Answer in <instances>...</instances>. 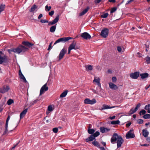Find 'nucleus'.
<instances>
[{"label":"nucleus","instance_id":"nucleus-1","mask_svg":"<svg viewBox=\"0 0 150 150\" xmlns=\"http://www.w3.org/2000/svg\"><path fill=\"white\" fill-rule=\"evenodd\" d=\"M28 48L22 45H20L15 48H12L8 50V52L11 54V52H13L15 53L19 54L20 53H23L28 51Z\"/></svg>","mask_w":150,"mask_h":150},{"label":"nucleus","instance_id":"nucleus-2","mask_svg":"<svg viewBox=\"0 0 150 150\" xmlns=\"http://www.w3.org/2000/svg\"><path fill=\"white\" fill-rule=\"evenodd\" d=\"M7 60V57L1 51H0V64L6 62Z\"/></svg>","mask_w":150,"mask_h":150},{"label":"nucleus","instance_id":"nucleus-3","mask_svg":"<svg viewBox=\"0 0 150 150\" xmlns=\"http://www.w3.org/2000/svg\"><path fill=\"white\" fill-rule=\"evenodd\" d=\"M73 39L71 37H64L62 38L57 40L54 43V45L56 44L57 43L62 42H65L69 40Z\"/></svg>","mask_w":150,"mask_h":150},{"label":"nucleus","instance_id":"nucleus-4","mask_svg":"<svg viewBox=\"0 0 150 150\" xmlns=\"http://www.w3.org/2000/svg\"><path fill=\"white\" fill-rule=\"evenodd\" d=\"M96 100L95 98L91 100L89 98H87L85 99L83 101V103L84 104L91 105L96 103Z\"/></svg>","mask_w":150,"mask_h":150},{"label":"nucleus","instance_id":"nucleus-5","mask_svg":"<svg viewBox=\"0 0 150 150\" xmlns=\"http://www.w3.org/2000/svg\"><path fill=\"white\" fill-rule=\"evenodd\" d=\"M134 131L133 129H130L126 134V137L127 139L134 138L135 137Z\"/></svg>","mask_w":150,"mask_h":150},{"label":"nucleus","instance_id":"nucleus-6","mask_svg":"<svg viewBox=\"0 0 150 150\" xmlns=\"http://www.w3.org/2000/svg\"><path fill=\"white\" fill-rule=\"evenodd\" d=\"M48 88L47 86V83L44 84L41 88L39 94V96H41L46 91L48 90Z\"/></svg>","mask_w":150,"mask_h":150},{"label":"nucleus","instance_id":"nucleus-7","mask_svg":"<svg viewBox=\"0 0 150 150\" xmlns=\"http://www.w3.org/2000/svg\"><path fill=\"white\" fill-rule=\"evenodd\" d=\"M67 49L65 48H63L61 50L58 56L59 61L60 60L62 59L63 58L65 54L67 52Z\"/></svg>","mask_w":150,"mask_h":150},{"label":"nucleus","instance_id":"nucleus-8","mask_svg":"<svg viewBox=\"0 0 150 150\" xmlns=\"http://www.w3.org/2000/svg\"><path fill=\"white\" fill-rule=\"evenodd\" d=\"M109 30L108 28H105L102 30L101 31L100 35L104 38L107 37L108 34Z\"/></svg>","mask_w":150,"mask_h":150},{"label":"nucleus","instance_id":"nucleus-9","mask_svg":"<svg viewBox=\"0 0 150 150\" xmlns=\"http://www.w3.org/2000/svg\"><path fill=\"white\" fill-rule=\"evenodd\" d=\"M119 137V136L117 133L114 134L111 139V142L112 144H114L118 139Z\"/></svg>","mask_w":150,"mask_h":150},{"label":"nucleus","instance_id":"nucleus-10","mask_svg":"<svg viewBox=\"0 0 150 150\" xmlns=\"http://www.w3.org/2000/svg\"><path fill=\"white\" fill-rule=\"evenodd\" d=\"M81 36L83 38L86 40L90 39L91 38V36L87 32H84L82 33Z\"/></svg>","mask_w":150,"mask_h":150},{"label":"nucleus","instance_id":"nucleus-11","mask_svg":"<svg viewBox=\"0 0 150 150\" xmlns=\"http://www.w3.org/2000/svg\"><path fill=\"white\" fill-rule=\"evenodd\" d=\"M10 89L8 86H4L2 88H0V92L2 93H4L7 92Z\"/></svg>","mask_w":150,"mask_h":150},{"label":"nucleus","instance_id":"nucleus-12","mask_svg":"<svg viewBox=\"0 0 150 150\" xmlns=\"http://www.w3.org/2000/svg\"><path fill=\"white\" fill-rule=\"evenodd\" d=\"M123 142V140L120 136H119V137L117 141V148L121 147L122 144Z\"/></svg>","mask_w":150,"mask_h":150},{"label":"nucleus","instance_id":"nucleus-13","mask_svg":"<svg viewBox=\"0 0 150 150\" xmlns=\"http://www.w3.org/2000/svg\"><path fill=\"white\" fill-rule=\"evenodd\" d=\"M100 132L103 133L108 132L110 131V129L105 127H100Z\"/></svg>","mask_w":150,"mask_h":150},{"label":"nucleus","instance_id":"nucleus-14","mask_svg":"<svg viewBox=\"0 0 150 150\" xmlns=\"http://www.w3.org/2000/svg\"><path fill=\"white\" fill-rule=\"evenodd\" d=\"M139 73L138 72H135L130 74V76L131 78L133 79H137L139 77Z\"/></svg>","mask_w":150,"mask_h":150},{"label":"nucleus","instance_id":"nucleus-15","mask_svg":"<svg viewBox=\"0 0 150 150\" xmlns=\"http://www.w3.org/2000/svg\"><path fill=\"white\" fill-rule=\"evenodd\" d=\"M100 79L98 77H95L94 80H93V83L96 82L98 86L101 87V84L100 83Z\"/></svg>","mask_w":150,"mask_h":150},{"label":"nucleus","instance_id":"nucleus-16","mask_svg":"<svg viewBox=\"0 0 150 150\" xmlns=\"http://www.w3.org/2000/svg\"><path fill=\"white\" fill-rule=\"evenodd\" d=\"M76 42L75 41H73L72 43L70 45L69 48L72 50L73 49L76 50L77 49L76 47Z\"/></svg>","mask_w":150,"mask_h":150},{"label":"nucleus","instance_id":"nucleus-17","mask_svg":"<svg viewBox=\"0 0 150 150\" xmlns=\"http://www.w3.org/2000/svg\"><path fill=\"white\" fill-rule=\"evenodd\" d=\"M109 85L110 88L113 90H116L118 88L117 86L112 82L109 83Z\"/></svg>","mask_w":150,"mask_h":150},{"label":"nucleus","instance_id":"nucleus-18","mask_svg":"<svg viewBox=\"0 0 150 150\" xmlns=\"http://www.w3.org/2000/svg\"><path fill=\"white\" fill-rule=\"evenodd\" d=\"M22 44L24 46L28 47H31L33 45V44L30 42L28 41H23L22 42Z\"/></svg>","mask_w":150,"mask_h":150},{"label":"nucleus","instance_id":"nucleus-19","mask_svg":"<svg viewBox=\"0 0 150 150\" xmlns=\"http://www.w3.org/2000/svg\"><path fill=\"white\" fill-rule=\"evenodd\" d=\"M59 21V16H57L56 18L53 20V21L51 22H50L49 23V25H52L55 24L57 23Z\"/></svg>","mask_w":150,"mask_h":150},{"label":"nucleus","instance_id":"nucleus-20","mask_svg":"<svg viewBox=\"0 0 150 150\" xmlns=\"http://www.w3.org/2000/svg\"><path fill=\"white\" fill-rule=\"evenodd\" d=\"M27 111L28 109L26 108L20 114V119H21L23 117L25 116L26 112H27Z\"/></svg>","mask_w":150,"mask_h":150},{"label":"nucleus","instance_id":"nucleus-21","mask_svg":"<svg viewBox=\"0 0 150 150\" xmlns=\"http://www.w3.org/2000/svg\"><path fill=\"white\" fill-rule=\"evenodd\" d=\"M116 107H117L114 106H113L110 107L109 106H108L107 105L104 104L103 105V108H102V110L107 109H111V108H115Z\"/></svg>","mask_w":150,"mask_h":150},{"label":"nucleus","instance_id":"nucleus-22","mask_svg":"<svg viewBox=\"0 0 150 150\" xmlns=\"http://www.w3.org/2000/svg\"><path fill=\"white\" fill-rule=\"evenodd\" d=\"M19 75L20 76L21 79H23V81L24 82H25V83L26 82H27V81L25 77H24V75H23V74H22V73H21V72L20 70L19 71Z\"/></svg>","mask_w":150,"mask_h":150},{"label":"nucleus","instance_id":"nucleus-23","mask_svg":"<svg viewBox=\"0 0 150 150\" xmlns=\"http://www.w3.org/2000/svg\"><path fill=\"white\" fill-rule=\"evenodd\" d=\"M89 7H87L86 9L84 10L83 11H82L81 13H80L79 15L80 16H82L85 14H86L88 11V10L89 9Z\"/></svg>","mask_w":150,"mask_h":150},{"label":"nucleus","instance_id":"nucleus-24","mask_svg":"<svg viewBox=\"0 0 150 150\" xmlns=\"http://www.w3.org/2000/svg\"><path fill=\"white\" fill-rule=\"evenodd\" d=\"M143 135V136L146 137H148V136L149 134V132L146 129H144L142 130Z\"/></svg>","mask_w":150,"mask_h":150},{"label":"nucleus","instance_id":"nucleus-25","mask_svg":"<svg viewBox=\"0 0 150 150\" xmlns=\"http://www.w3.org/2000/svg\"><path fill=\"white\" fill-rule=\"evenodd\" d=\"M85 68L87 71H91L93 69V66L91 65H86Z\"/></svg>","mask_w":150,"mask_h":150},{"label":"nucleus","instance_id":"nucleus-26","mask_svg":"<svg viewBox=\"0 0 150 150\" xmlns=\"http://www.w3.org/2000/svg\"><path fill=\"white\" fill-rule=\"evenodd\" d=\"M92 144L96 146L98 148H100V144L97 141L95 140L92 142Z\"/></svg>","mask_w":150,"mask_h":150},{"label":"nucleus","instance_id":"nucleus-27","mask_svg":"<svg viewBox=\"0 0 150 150\" xmlns=\"http://www.w3.org/2000/svg\"><path fill=\"white\" fill-rule=\"evenodd\" d=\"M148 75L149 74L148 73H145L140 74V76L142 79H143L148 77Z\"/></svg>","mask_w":150,"mask_h":150},{"label":"nucleus","instance_id":"nucleus-28","mask_svg":"<svg viewBox=\"0 0 150 150\" xmlns=\"http://www.w3.org/2000/svg\"><path fill=\"white\" fill-rule=\"evenodd\" d=\"M67 93V91H66L63 92L60 96V98H63L66 96Z\"/></svg>","mask_w":150,"mask_h":150},{"label":"nucleus","instance_id":"nucleus-29","mask_svg":"<svg viewBox=\"0 0 150 150\" xmlns=\"http://www.w3.org/2000/svg\"><path fill=\"white\" fill-rule=\"evenodd\" d=\"M56 28V25H54L52 26L50 29V32L52 33L54 32Z\"/></svg>","mask_w":150,"mask_h":150},{"label":"nucleus","instance_id":"nucleus-30","mask_svg":"<svg viewBox=\"0 0 150 150\" xmlns=\"http://www.w3.org/2000/svg\"><path fill=\"white\" fill-rule=\"evenodd\" d=\"M145 109L147 110V112L150 113V104L146 105L145 107Z\"/></svg>","mask_w":150,"mask_h":150},{"label":"nucleus","instance_id":"nucleus-31","mask_svg":"<svg viewBox=\"0 0 150 150\" xmlns=\"http://www.w3.org/2000/svg\"><path fill=\"white\" fill-rule=\"evenodd\" d=\"M37 8V6L35 4L33 6H32L30 8V12H33L34 11L35 9Z\"/></svg>","mask_w":150,"mask_h":150},{"label":"nucleus","instance_id":"nucleus-32","mask_svg":"<svg viewBox=\"0 0 150 150\" xmlns=\"http://www.w3.org/2000/svg\"><path fill=\"white\" fill-rule=\"evenodd\" d=\"M120 123V121L119 120L113 121L111 122V123L112 125H117Z\"/></svg>","mask_w":150,"mask_h":150},{"label":"nucleus","instance_id":"nucleus-33","mask_svg":"<svg viewBox=\"0 0 150 150\" xmlns=\"http://www.w3.org/2000/svg\"><path fill=\"white\" fill-rule=\"evenodd\" d=\"M95 131L93 129H88V132L90 134H91L94 133Z\"/></svg>","mask_w":150,"mask_h":150},{"label":"nucleus","instance_id":"nucleus-34","mask_svg":"<svg viewBox=\"0 0 150 150\" xmlns=\"http://www.w3.org/2000/svg\"><path fill=\"white\" fill-rule=\"evenodd\" d=\"M136 111L135 109L132 108L129 111V114H132Z\"/></svg>","mask_w":150,"mask_h":150},{"label":"nucleus","instance_id":"nucleus-35","mask_svg":"<svg viewBox=\"0 0 150 150\" xmlns=\"http://www.w3.org/2000/svg\"><path fill=\"white\" fill-rule=\"evenodd\" d=\"M47 110L50 112H52L54 108H53L52 106L50 105L48 106Z\"/></svg>","mask_w":150,"mask_h":150},{"label":"nucleus","instance_id":"nucleus-36","mask_svg":"<svg viewBox=\"0 0 150 150\" xmlns=\"http://www.w3.org/2000/svg\"><path fill=\"white\" fill-rule=\"evenodd\" d=\"M143 117L145 119L150 118V115L148 114H146L143 116Z\"/></svg>","mask_w":150,"mask_h":150},{"label":"nucleus","instance_id":"nucleus-37","mask_svg":"<svg viewBox=\"0 0 150 150\" xmlns=\"http://www.w3.org/2000/svg\"><path fill=\"white\" fill-rule=\"evenodd\" d=\"M108 15V13H106L102 15H101V17L103 18H105L107 17Z\"/></svg>","mask_w":150,"mask_h":150},{"label":"nucleus","instance_id":"nucleus-38","mask_svg":"<svg viewBox=\"0 0 150 150\" xmlns=\"http://www.w3.org/2000/svg\"><path fill=\"white\" fill-rule=\"evenodd\" d=\"M45 8L46 11H49L51 9V6H48L47 5H46Z\"/></svg>","mask_w":150,"mask_h":150},{"label":"nucleus","instance_id":"nucleus-39","mask_svg":"<svg viewBox=\"0 0 150 150\" xmlns=\"http://www.w3.org/2000/svg\"><path fill=\"white\" fill-rule=\"evenodd\" d=\"M13 100L11 99H10L7 101V104L8 105H10L13 103Z\"/></svg>","mask_w":150,"mask_h":150},{"label":"nucleus","instance_id":"nucleus-40","mask_svg":"<svg viewBox=\"0 0 150 150\" xmlns=\"http://www.w3.org/2000/svg\"><path fill=\"white\" fill-rule=\"evenodd\" d=\"M100 134V133L99 132L96 131L95 133H94L93 135L94 137H96L99 136Z\"/></svg>","mask_w":150,"mask_h":150},{"label":"nucleus","instance_id":"nucleus-41","mask_svg":"<svg viewBox=\"0 0 150 150\" xmlns=\"http://www.w3.org/2000/svg\"><path fill=\"white\" fill-rule=\"evenodd\" d=\"M146 113V111L145 110H142L141 111L139 112V115H144Z\"/></svg>","mask_w":150,"mask_h":150},{"label":"nucleus","instance_id":"nucleus-42","mask_svg":"<svg viewBox=\"0 0 150 150\" xmlns=\"http://www.w3.org/2000/svg\"><path fill=\"white\" fill-rule=\"evenodd\" d=\"M10 119V116L9 115L8 116V117L6 119V127H8V122Z\"/></svg>","mask_w":150,"mask_h":150},{"label":"nucleus","instance_id":"nucleus-43","mask_svg":"<svg viewBox=\"0 0 150 150\" xmlns=\"http://www.w3.org/2000/svg\"><path fill=\"white\" fill-rule=\"evenodd\" d=\"M95 137L93 134L91 135L89 137L90 141H92L94 140L95 139Z\"/></svg>","mask_w":150,"mask_h":150},{"label":"nucleus","instance_id":"nucleus-44","mask_svg":"<svg viewBox=\"0 0 150 150\" xmlns=\"http://www.w3.org/2000/svg\"><path fill=\"white\" fill-rule=\"evenodd\" d=\"M117 10V8L115 7H113L111 9V11H110V13H112L114 12H115V11H116Z\"/></svg>","mask_w":150,"mask_h":150},{"label":"nucleus","instance_id":"nucleus-45","mask_svg":"<svg viewBox=\"0 0 150 150\" xmlns=\"http://www.w3.org/2000/svg\"><path fill=\"white\" fill-rule=\"evenodd\" d=\"M146 59L148 64L150 63V57H146Z\"/></svg>","mask_w":150,"mask_h":150},{"label":"nucleus","instance_id":"nucleus-46","mask_svg":"<svg viewBox=\"0 0 150 150\" xmlns=\"http://www.w3.org/2000/svg\"><path fill=\"white\" fill-rule=\"evenodd\" d=\"M52 131L53 132L56 133H57L58 131V129L57 128L55 127L53 129Z\"/></svg>","mask_w":150,"mask_h":150},{"label":"nucleus","instance_id":"nucleus-47","mask_svg":"<svg viewBox=\"0 0 150 150\" xmlns=\"http://www.w3.org/2000/svg\"><path fill=\"white\" fill-rule=\"evenodd\" d=\"M8 127H6V125H5V130L4 131L3 134L5 135L8 132V130H7V128Z\"/></svg>","mask_w":150,"mask_h":150},{"label":"nucleus","instance_id":"nucleus-48","mask_svg":"<svg viewBox=\"0 0 150 150\" xmlns=\"http://www.w3.org/2000/svg\"><path fill=\"white\" fill-rule=\"evenodd\" d=\"M137 122L139 124H142L143 122V121L142 119H139L137 120Z\"/></svg>","mask_w":150,"mask_h":150},{"label":"nucleus","instance_id":"nucleus-49","mask_svg":"<svg viewBox=\"0 0 150 150\" xmlns=\"http://www.w3.org/2000/svg\"><path fill=\"white\" fill-rule=\"evenodd\" d=\"M40 22L42 23H48V21L45 20H42L41 19L40 21Z\"/></svg>","mask_w":150,"mask_h":150},{"label":"nucleus","instance_id":"nucleus-50","mask_svg":"<svg viewBox=\"0 0 150 150\" xmlns=\"http://www.w3.org/2000/svg\"><path fill=\"white\" fill-rule=\"evenodd\" d=\"M112 81L113 82H115L117 81V79L115 77H113L112 78Z\"/></svg>","mask_w":150,"mask_h":150},{"label":"nucleus","instance_id":"nucleus-51","mask_svg":"<svg viewBox=\"0 0 150 150\" xmlns=\"http://www.w3.org/2000/svg\"><path fill=\"white\" fill-rule=\"evenodd\" d=\"M140 103H138L136 107L134 108L136 111H137V110L140 107Z\"/></svg>","mask_w":150,"mask_h":150},{"label":"nucleus","instance_id":"nucleus-52","mask_svg":"<svg viewBox=\"0 0 150 150\" xmlns=\"http://www.w3.org/2000/svg\"><path fill=\"white\" fill-rule=\"evenodd\" d=\"M117 50L119 52H120L122 51V48L120 46H118L117 47Z\"/></svg>","mask_w":150,"mask_h":150},{"label":"nucleus","instance_id":"nucleus-53","mask_svg":"<svg viewBox=\"0 0 150 150\" xmlns=\"http://www.w3.org/2000/svg\"><path fill=\"white\" fill-rule=\"evenodd\" d=\"M37 100H35L34 101L31 102L30 103V104L31 105H33L34 104L36 103H37Z\"/></svg>","mask_w":150,"mask_h":150},{"label":"nucleus","instance_id":"nucleus-54","mask_svg":"<svg viewBox=\"0 0 150 150\" xmlns=\"http://www.w3.org/2000/svg\"><path fill=\"white\" fill-rule=\"evenodd\" d=\"M54 11H51V12H49V14L50 16H52L54 14Z\"/></svg>","mask_w":150,"mask_h":150},{"label":"nucleus","instance_id":"nucleus-55","mask_svg":"<svg viewBox=\"0 0 150 150\" xmlns=\"http://www.w3.org/2000/svg\"><path fill=\"white\" fill-rule=\"evenodd\" d=\"M140 146H149V144H141Z\"/></svg>","mask_w":150,"mask_h":150},{"label":"nucleus","instance_id":"nucleus-56","mask_svg":"<svg viewBox=\"0 0 150 150\" xmlns=\"http://www.w3.org/2000/svg\"><path fill=\"white\" fill-rule=\"evenodd\" d=\"M146 140L148 142L150 143V137H146Z\"/></svg>","mask_w":150,"mask_h":150},{"label":"nucleus","instance_id":"nucleus-57","mask_svg":"<svg viewBox=\"0 0 150 150\" xmlns=\"http://www.w3.org/2000/svg\"><path fill=\"white\" fill-rule=\"evenodd\" d=\"M115 117H116L115 116H113L112 117H110L109 118L110 120H112L113 119H115Z\"/></svg>","mask_w":150,"mask_h":150},{"label":"nucleus","instance_id":"nucleus-58","mask_svg":"<svg viewBox=\"0 0 150 150\" xmlns=\"http://www.w3.org/2000/svg\"><path fill=\"white\" fill-rule=\"evenodd\" d=\"M52 43H51L50 45H49V46L47 50H49L50 48H52L51 45H52Z\"/></svg>","mask_w":150,"mask_h":150},{"label":"nucleus","instance_id":"nucleus-59","mask_svg":"<svg viewBox=\"0 0 150 150\" xmlns=\"http://www.w3.org/2000/svg\"><path fill=\"white\" fill-rule=\"evenodd\" d=\"M131 125V123L130 122L126 124V127H128L130 125Z\"/></svg>","mask_w":150,"mask_h":150},{"label":"nucleus","instance_id":"nucleus-60","mask_svg":"<svg viewBox=\"0 0 150 150\" xmlns=\"http://www.w3.org/2000/svg\"><path fill=\"white\" fill-rule=\"evenodd\" d=\"M134 0H130L127 1V2L126 3V4H128L132 2Z\"/></svg>","mask_w":150,"mask_h":150},{"label":"nucleus","instance_id":"nucleus-61","mask_svg":"<svg viewBox=\"0 0 150 150\" xmlns=\"http://www.w3.org/2000/svg\"><path fill=\"white\" fill-rule=\"evenodd\" d=\"M108 1L110 2L115 3V0H109Z\"/></svg>","mask_w":150,"mask_h":150},{"label":"nucleus","instance_id":"nucleus-62","mask_svg":"<svg viewBox=\"0 0 150 150\" xmlns=\"http://www.w3.org/2000/svg\"><path fill=\"white\" fill-rule=\"evenodd\" d=\"M101 143L104 146H106V144L105 142H101Z\"/></svg>","mask_w":150,"mask_h":150},{"label":"nucleus","instance_id":"nucleus-63","mask_svg":"<svg viewBox=\"0 0 150 150\" xmlns=\"http://www.w3.org/2000/svg\"><path fill=\"white\" fill-rule=\"evenodd\" d=\"M42 17V14H40L39 16H38V18L40 19Z\"/></svg>","mask_w":150,"mask_h":150},{"label":"nucleus","instance_id":"nucleus-64","mask_svg":"<svg viewBox=\"0 0 150 150\" xmlns=\"http://www.w3.org/2000/svg\"><path fill=\"white\" fill-rule=\"evenodd\" d=\"M100 148V149L101 150H105V149L104 147H100V148Z\"/></svg>","mask_w":150,"mask_h":150}]
</instances>
